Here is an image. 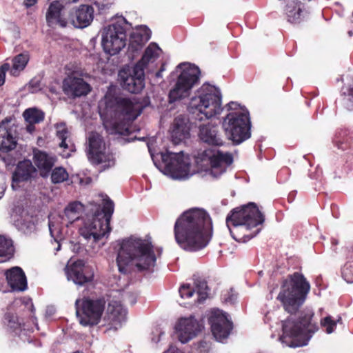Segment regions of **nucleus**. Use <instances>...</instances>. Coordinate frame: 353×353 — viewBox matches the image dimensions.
I'll use <instances>...</instances> for the list:
<instances>
[{"label": "nucleus", "mask_w": 353, "mask_h": 353, "mask_svg": "<svg viewBox=\"0 0 353 353\" xmlns=\"http://www.w3.org/2000/svg\"><path fill=\"white\" fill-rule=\"evenodd\" d=\"M57 128V137L61 141L59 143V146L64 149H69L72 151L74 145L73 144L69 145L67 143V139L69 135V131L64 123L57 124L56 125Z\"/></svg>", "instance_id": "37"}, {"label": "nucleus", "mask_w": 353, "mask_h": 353, "mask_svg": "<svg viewBox=\"0 0 353 353\" xmlns=\"http://www.w3.org/2000/svg\"><path fill=\"white\" fill-rule=\"evenodd\" d=\"M92 205V220L85 223L81 230V234L85 239H93V242H98L106 234L110 232V221L114 210L112 200H102L101 204Z\"/></svg>", "instance_id": "8"}, {"label": "nucleus", "mask_w": 353, "mask_h": 353, "mask_svg": "<svg viewBox=\"0 0 353 353\" xmlns=\"http://www.w3.org/2000/svg\"><path fill=\"white\" fill-rule=\"evenodd\" d=\"M199 136L201 140L209 145L220 146L223 143V140L218 134L216 125L211 124L201 125Z\"/></svg>", "instance_id": "26"}, {"label": "nucleus", "mask_w": 353, "mask_h": 353, "mask_svg": "<svg viewBox=\"0 0 353 353\" xmlns=\"http://www.w3.org/2000/svg\"><path fill=\"white\" fill-rule=\"evenodd\" d=\"M85 212V207L79 201L75 200L65 208V215L72 221L77 220Z\"/></svg>", "instance_id": "34"}, {"label": "nucleus", "mask_w": 353, "mask_h": 353, "mask_svg": "<svg viewBox=\"0 0 353 353\" xmlns=\"http://www.w3.org/2000/svg\"><path fill=\"white\" fill-rule=\"evenodd\" d=\"M104 297L84 296L75 301L76 314L83 326L93 327L99 323L105 307Z\"/></svg>", "instance_id": "10"}, {"label": "nucleus", "mask_w": 353, "mask_h": 353, "mask_svg": "<svg viewBox=\"0 0 353 353\" xmlns=\"http://www.w3.org/2000/svg\"><path fill=\"white\" fill-rule=\"evenodd\" d=\"M295 194H296V192H291L290 194H289V196H288V199H292L293 197L295 196Z\"/></svg>", "instance_id": "55"}, {"label": "nucleus", "mask_w": 353, "mask_h": 353, "mask_svg": "<svg viewBox=\"0 0 353 353\" xmlns=\"http://www.w3.org/2000/svg\"><path fill=\"white\" fill-rule=\"evenodd\" d=\"M180 70L174 87L169 92L170 102H175L189 97L191 89L198 83L201 72L199 68L190 63H180L176 72Z\"/></svg>", "instance_id": "9"}, {"label": "nucleus", "mask_w": 353, "mask_h": 353, "mask_svg": "<svg viewBox=\"0 0 353 353\" xmlns=\"http://www.w3.org/2000/svg\"><path fill=\"white\" fill-rule=\"evenodd\" d=\"M8 284L14 291H24L27 288V280L23 270L14 267L6 271Z\"/></svg>", "instance_id": "25"}, {"label": "nucleus", "mask_w": 353, "mask_h": 353, "mask_svg": "<svg viewBox=\"0 0 353 353\" xmlns=\"http://www.w3.org/2000/svg\"><path fill=\"white\" fill-rule=\"evenodd\" d=\"M99 196L101 197V199H109V196L105 194H103V193H101L99 194Z\"/></svg>", "instance_id": "54"}, {"label": "nucleus", "mask_w": 353, "mask_h": 353, "mask_svg": "<svg viewBox=\"0 0 353 353\" xmlns=\"http://www.w3.org/2000/svg\"><path fill=\"white\" fill-rule=\"evenodd\" d=\"M28 52L21 53L15 56L12 59V68L11 73L13 75H17V72L23 70L29 61Z\"/></svg>", "instance_id": "36"}, {"label": "nucleus", "mask_w": 353, "mask_h": 353, "mask_svg": "<svg viewBox=\"0 0 353 353\" xmlns=\"http://www.w3.org/2000/svg\"><path fill=\"white\" fill-rule=\"evenodd\" d=\"M92 165H101V170L104 171L114 167L116 164L114 154L109 151L103 150L89 160Z\"/></svg>", "instance_id": "32"}, {"label": "nucleus", "mask_w": 353, "mask_h": 353, "mask_svg": "<svg viewBox=\"0 0 353 353\" xmlns=\"http://www.w3.org/2000/svg\"><path fill=\"white\" fill-rule=\"evenodd\" d=\"M63 90L67 95L76 98L87 95L91 87L83 79L69 75L63 81Z\"/></svg>", "instance_id": "21"}, {"label": "nucleus", "mask_w": 353, "mask_h": 353, "mask_svg": "<svg viewBox=\"0 0 353 353\" xmlns=\"http://www.w3.org/2000/svg\"><path fill=\"white\" fill-rule=\"evenodd\" d=\"M159 70H161V72L164 70L163 65L161 66V69Z\"/></svg>", "instance_id": "58"}, {"label": "nucleus", "mask_w": 353, "mask_h": 353, "mask_svg": "<svg viewBox=\"0 0 353 353\" xmlns=\"http://www.w3.org/2000/svg\"><path fill=\"white\" fill-rule=\"evenodd\" d=\"M68 3H74L77 2L78 0H65Z\"/></svg>", "instance_id": "57"}, {"label": "nucleus", "mask_w": 353, "mask_h": 353, "mask_svg": "<svg viewBox=\"0 0 353 353\" xmlns=\"http://www.w3.org/2000/svg\"><path fill=\"white\" fill-rule=\"evenodd\" d=\"M196 345V350L198 353H208L210 349L209 343L205 341H200Z\"/></svg>", "instance_id": "48"}, {"label": "nucleus", "mask_w": 353, "mask_h": 353, "mask_svg": "<svg viewBox=\"0 0 353 353\" xmlns=\"http://www.w3.org/2000/svg\"><path fill=\"white\" fill-rule=\"evenodd\" d=\"M33 160L34 164L40 170L42 176H47L54 164L53 157H50L47 152L39 150L34 151Z\"/></svg>", "instance_id": "27"}, {"label": "nucleus", "mask_w": 353, "mask_h": 353, "mask_svg": "<svg viewBox=\"0 0 353 353\" xmlns=\"http://www.w3.org/2000/svg\"><path fill=\"white\" fill-rule=\"evenodd\" d=\"M4 323L13 331L21 329V323L17 315L11 312H7L4 315Z\"/></svg>", "instance_id": "41"}, {"label": "nucleus", "mask_w": 353, "mask_h": 353, "mask_svg": "<svg viewBox=\"0 0 353 353\" xmlns=\"http://www.w3.org/2000/svg\"><path fill=\"white\" fill-rule=\"evenodd\" d=\"M150 39V30L148 28L133 32L130 37L129 49L133 52L140 50Z\"/></svg>", "instance_id": "29"}, {"label": "nucleus", "mask_w": 353, "mask_h": 353, "mask_svg": "<svg viewBox=\"0 0 353 353\" xmlns=\"http://www.w3.org/2000/svg\"><path fill=\"white\" fill-rule=\"evenodd\" d=\"M68 275L76 284L80 285L92 281L94 277L93 272L85 265L82 260H77L70 266Z\"/></svg>", "instance_id": "23"}, {"label": "nucleus", "mask_w": 353, "mask_h": 353, "mask_svg": "<svg viewBox=\"0 0 353 353\" xmlns=\"http://www.w3.org/2000/svg\"><path fill=\"white\" fill-rule=\"evenodd\" d=\"M23 116L26 123H39L44 119V113L36 108H28L23 112Z\"/></svg>", "instance_id": "39"}, {"label": "nucleus", "mask_w": 353, "mask_h": 353, "mask_svg": "<svg viewBox=\"0 0 353 353\" xmlns=\"http://www.w3.org/2000/svg\"><path fill=\"white\" fill-rule=\"evenodd\" d=\"M159 51H161V48L157 43H150L145 50L141 60H139L135 65H139L140 68L145 70L150 62H154L159 57Z\"/></svg>", "instance_id": "33"}, {"label": "nucleus", "mask_w": 353, "mask_h": 353, "mask_svg": "<svg viewBox=\"0 0 353 353\" xmlns=\"http://www.w3.org/2000/svg\"><path fill=\"white\" fill-rule=\"evenodd\" d=\"M14 248L11 239L0 235V256L10 259L13 256Z\"/></svg>", "instance_id": "38"}, {"label": "nucleus", "mask_w": 353, "mask_h": 353, "mask_svg": "<svg viewBox=\"0 0 353 353\" xmlns=\"http://www.w3.org/2000/svg\"><path fill=\"white\" fill-rule=\"evenodd\" d=\"M343 94L347 101V108L350 110H353V80L352 82L349 84L346 90L343 92Z\"/></svg>", "instance_id": "46"}, {"label": "nucleus", "mask_w": 353, "mask_h": 353, "mask_svg": "<svg viewBox=\"0 0 353 353\" xmlns=\"http://www.w3.org/2000/svg\"><path fill=\"white\" fill-rule=\"evenodd\" d=\"M341 320V319L339 318L337 321H334L331 316H327L321 320V325L322 327L325 328L327 334H331L334 332L337 322Z\"/></svg>", "instance_id": "43"}, {"label": "nucleus", "mask_w": 353, "mask_h": 353, "mask_svg": "<svg viewBox=\"0 0 353 353\" xmlns=\"http://www.w3.org/2000/svg\"><path fill=\"white\" fill-rule=\"evenodd\" d=\"M163 353H183L181 350L174 347L170 346L166 351Z\"/></svg>", "instance_id": "50"}, {"label": "nucleus", "mask_w": 353, "mask_h": 353, "mask_svg": "<svg viewBox=\"0 0 353 353\" xmlns=\"http://www.w3.org/2000/svg\"><path fill=\"white\" fill-rule=\"evenodd\" d=\"M208 322L214 336L217 339L227 338L232 330V323L228 319L225 314L219 310H212Z\"/></svg>", "instance_id": "18"}, {"label": "nucleus", "mask_w": 353, "mask_h": 353, "mask_svg": "<svg viewBox=\"0 0 353 353\" xmlns=\"http://www.w3.org/2000/svg\"><path fill=\"white\" fill-rule=\"evenodd\" d=\"M194 284L198 294L197 301L199 303L203 302L208 296L210 291L207 281L205 279L197 276L194 279Z\"/></svg>", "instance_id": "35"}, {"label": "nucleus", "mask_w": 353, "mask_h": 353, "mask_svg": "<svg viewBox=\"0 0 353 353\" xmlns=\"http://www.w3.org/2000/svg\"><path fill=\"white\" fill-rule=\"evenodd\" d=\"M94 5L97 7L99 13L105 14L114 3V0H94Z\"/></svg>", "instance_id": "44"}, {"label": "nucleus", "mask_w": 353, "mask_h": 353, "mask_svg": "<svg viewBox=\"0 0 353 353\" xmlns=\"http://www.w3.org/2000/svg\"><path fill=\"white\" fill-rule=\"evenodd\" d=\"M221 110V94L214 85L204 83L193 97L188 105V111L196 114L195 119L202 121L220 113Z\"/></svg>", "instance_id": "7"}, {"label": "nucleus", "mask_w": 353, "mask_h": 353, "mask_svg": "<svg viewBox=\"0 0 353 353\" xmlns=\"http://www.w3.org/2000/svg\"><path fill=\"white\" fill-rule=\"evenodd\" d=\"M38 0H24V5L26 8H30L34 6Z\"/></svg>", "instance_id": "52"}, {"label": "nucleus", "mask_w": 353, "mask_h": 353, "mask_svg": "<svg viewBox=\"0 0 353 353\" xmlns=\"http://www.w3.org/2000/svg\"><path fill=\"white\" fill-rule=\"evenodd\" d=\"M339 148H341L342 150H345V148H343V146H340V145H339Z\"/></svg>", "instance_id": "59"}, {"label": "nucleus", "mask_w": 353, "mask_h": 353, "mask_svg": "<svg viewBox=\"0 0 353 353\" xmlns=\"http://www.w3.org/2000/svg\"><path fill=\"white\" fill-rule=\"evenodd\" d=\"M223 127L234 143L239 144L250 137L251 122L248 112H232L225 117Z\"/></svg>", "instance_id": "11"}, {"label": "nucleus", "mask_w": 353, "mask_h": 353, "mask_svg": "<svg viewBox=\"0 0 353 353\" xmlns=\"http://www.w3.org/2000/svg\"><path fill=\"white\" fill-rule=\"evenodd\" d=\"M144 105L137 98L115 97L106 102V111L115 121L111 134H123L121 123H129L134 121L143 112Z\"/></svg>", "instance_id": "6"}, {"label": "nucleus", "mask_w": 353, "mask_h": 353, "mask_svg": "<svg viewBox=\"0 0 353 353\" xmlns=\"http://www.w3.org/2000/svg\"><path fill=\"white\" fill-rule=\"evenodd\" d=\"M265 216L256 203L250 202L247 205L232 209L227 215L225 223L232 237L236 241L246 242L260 232L250 230L262 225Z\"/></svg>", "instance_id": "3"}, {"label": "nucleus", "mask_w": 353, "mask_h": 353, "mask_svg": "<svg viewBox=\"0 0 353 353\" xmlns=\"http://www.w3.org/2000/svg\"><path fill=\"white\" fill-rule=\"evenodd\" d=\"M310 290V284L304 275L295 272L283 281L276 299L281 302L285 312L294 314L305 301Z\"/></svg>", "instance_id": "4"}, {"label": "nucleus", "mask_w": 353, "mask_h": 353, "mask_svg": "<svg viewBox=\"0 0 353 353\" xmlns=\"http://www.w3.org/2000/svg\"><path fill=\"white\" fill-rule=\"evenodd\" d=\"M119 77L121 79L122 88L131 93L140 92L145 86L144 70L135 65L132 70H121Z\"/></svg>", "instance_id": "14"}, {"label": "nucleus", "mask_w": 353, "mask_h": 353, "mask_svg": "<svg viewBox=\"0 0 353 353\" xmlns=\"http://www.w3.org/2000/svg\"><path fill=\"white\" fill-rule=\"evenodd\" d=\"M157 257L152 243L146 239L130 237L122 241L117 257L121 273L128 272V266L134 263L139 272H153Z\"/></svg>", "instance_id": "2"}, {"label": "nucleus", "mask_w": 353, "mask_h": 353, "mask_svg": "<svg viewBox=\"0 0 353 353\" xmlns=\"http://www.w3.org/2000/svg\"><path fill=\"white\" fill-rule=\"evenodd\" d=\"M342 276L347 283H353V264L347 263L342 270Z\"/></svg>", "instance_id": "45"}, {"label": "nucleus", "mask_w": 353, "mask_h": 353, "mask_svg": "<svg viewBox=\"0 0 353 353\" xmlns=\"http://www.w3.org/2000/svg\"><path fill=\"white\" fill-rule=\"evenodd\" d=\"M94 18L93 8L88 5H81L70 9V23L74 28H84L88 27Z\"/></svg>", "instance_id": "22"}, {"label": "nucleus", "mask_w": 353, "mask_h": 353, "mask_svg": "<svg viewBox=\"0 0 353 353\" xmlns=\"http://www.w3.org/2000/svg\"><path fill=\"white\" fill-rule=\"evenodd\" d=\"M126 31L123 23L117 22L105 28L102 32L101 44L104 51L114 55L126 45Z\"/></svg>", "instance_id": "12"}, {"label": "nucleus", "mask_w": 353, "mask_h": 353, "mask_svg": "<svg viewBox=\"0 0 353 353\" xmlns=\"http://www.w3.org/2000/svg\"><path fill=\"white\" fill-rule=\"evenodd\" d=\"M36 123H27V125H26V130L27 132H30V133H32L34 132L35 130V125Z\"/></svg>", "instance_id": "51"}, {"label": "nucleus", "mask_w": 353, "mask_h": 353, "mask_svg": "<svg viewBox=\"0 0 353 353\" xmlns=\"http://www.w3.org/2000/svg\"><path fill=\"white\" fill-rule=\"evenodd\" d=\"M17 143V126L12 119L6 118L0 123V150L7 152L16 148Z\"/></svg>", "instance_id": "20"}, {"label": "nucleus", "mask_w": 353, "mask_h": 353, "mask_svg": "<svg viewBox=\"0 0 353 353\" xmlns=\"http://www.w3.org/2000/svg\"><path fill=\"white\" fill-rule=\"evenodd\" d=\"M127 311L120 301L112 300L108 305L107 312L103 317L105 332L117 330L125 321Z\"/></svg>", "instance_id": "16"}, {"label": "nucleus", "mask_w": 353, "mask_h": 353, "mask_svg": "<svg viewBox=\"0 0 353 353\" xmlns=\"http://www.w3.org/2000/svg\"><path fill=\"white\" fill-rule=\"evenodd\" d=\"M202 155L204 159H208L211 167L210 173L214 177L225 172L226 168L233 162V157L230 153H223L219 150H205Z\"/></svg>", "instance_id": "17"}, {"label": "nucleus", "mask_w": 353, "mask_h": 353, "mask_svg": "<svg viewBox=\"0 0 353 353\" xmlns=\"http://www.w3.org/2000/svg\"><path fill=\"white\" fill-rule=\"evenodd\" d=\"M179 292L181 298L188 299L194 295L195 290L190 284H183L180 287Z\"/></svg>", "instance_id": "47"}, {"label": "nucleus", "mask_w": 353, "mask_h": 353, "mask_svg": "<svg viewBox=\"0 0 353 353\" xmlns=\"http://www.w3.org/2000/svg\"><path fill=\"white\" fill-rule=\"evenodd\" d=\"M155 75H156V77H157V78H160V77H161V70H159V71H157V72H156V74H155Z\"/></svg>", "instance_id": "56"}, {"label": "nucleus", "mask_w": 353, "mask_h": 353, "mask_svg": "<svg viewBox=\"0 0 353 353\" xmlns=\"http://www.w3.org/2000/svg\"><path fill=\"white\" fill-rule=\"evenodd\" d=\"M10 68V64L8 63H3L0 67V86L5 83L6 73Z\"/></svg>", "instance_id": "49"}, {"label": "nucleus", "mask_w": 353, "mask_h": 353, "mask_svg": "<svg viewBox=\"0 0 353 353\" xmlns=\"http://www.w3.org/2000/svg\"><path fill=\"white\" fill-rule=\"evenodd\" d=\"M203 325L194 317L181 318L175 326L178 339L186 343L194 338L202 330Z\"/></svg>", "instance_id": "19"}, {"label": "nucleus", "mask_w": 353, "mask_h": 353, "mask_svg": "<svg viewBox=\"0 0 353 353\" xmlns=\"http://www.w3.org/2000/svg\"><path fill=\"white\" fill-rule=\"evenodd\" d=\"M190 130V127L183 117L180 115L176 117L174 120L172 131V138L174 143H179L184 139L189 138Z\"/></svg>", "instance_id": "28"}, {"label": "nucleus", "mask_w": 353, "mask_h": 353, "mask_svg": "<svg viewBox=\"0 0 353 353\" xmlns=\"http://www.w3.org/2000/svg\"><path fill=\"white\" fill-rule=\"evenodd\" d=\"M26 201L27 200H18L14 203L13 207L12 208V216L16 215L22 216L23 214H26L27 215H30L31 216H33L35 214V211L30 212L29 210H27L26 212L23 203V201Z\"/></svg>", "instance_id": "42"}, {"label": "nucleus", "mask_w": 353, "mask_h": 353, "mask_svg": "<svg viewBox=\"0 0 353 353\" xmlns=\"http://www.w3.org/2000/svg\"><path fill=\"white\" fill-rule=\"evenodd\" d=\"M105 150V143L103 137L96 132H91L88 137V147L87 150L88 160Z\"/></svg>", "instance_id": "30"}, {"label": "nucleus", "mask_w": 353, "mask_h": 353, "mask_svg": "<svg viewBox=\"0 0 353 353\" xmlns=\"http://www.w3.org/2000/svg\"><path fill=\"white\" fill-rule=\"evenodd\" d=\"M174 234L176 242L183 250L187 252L199 251L206 248L212 240V219L204 210H188L176 219Z\"/></svg>", "instance_id": "1"}, {"label": "nucleus", "mask_w": 353, "mask_h": 353, "mask_svg": "<svg viewBox=\"0 0 353 353\" xmlns=\"http://www.w3.org/2000/svg\"><path fill=\"white\" fill-rule=\"evenodd\" d=\"M314 314L302 313L298 321L287 319L282 324V343L291 347L306 345L312 334L319 330L316 323H312Z\"/></svg>", "instance_id": "5"}, {"label": "nucleus", "mask_w": 353, "mask_h": 353, "mask_svg": "<svg viewBox=\"0 0 353 353\" xmlns=\"http://www.w3.org/2000/svg\"><path fill=\"white\" fill-rule=\"evenodd\" d=\"M68 179V173L66 170L62 167L55 168L51 174V180L54 183H59L66 181Z\"/></svg>", "instance_id": "40"}, {"label": "nucleus", "mask_w": 353, "mask_h": 353, "mask_svg": "<svg viewBox=\"0 0 353 353\" xmlns=\"http://www.w3.org/2000/svg\"><path fill=\"white\" fill-rule=\"evenodd\" d=\"M161 157L165 171L172 178L183 179L189 175L190 163L189 159L184 157L183 152L174 153L167 150L165 152H161Z\"/></svg>", "instance_id": "13"}, {"label": "nucleus", "mask_w": 353, "mask_h": 353, "mask_svg": "<svg viewBox=\"0 0 353 353\" xmlns=\"http://www.w3.org/2000/svg\"><path fill=\"white\" fill-rule=\"evenodd\" d=\"M5 190V187L3 185L0 186V199L3 196V193Z\"/></svg>", "instance_id": "53"}, {"label": "nucleus", "mask_w": 353, "mask_h": 353, "mask_svg": "<svg viewBox=\"0 0 353 353\" xmlns=\"http://www.w3.org/2000/svg\"><path fill=\"white\" fill-rule=\"evenodd\" d=\"M37 175V170L30 160L19 161L12 174V186L19 185L21 182L30 181Z\"/></svg>", "instance_id": "24"}, {"label": "nucleus", "mask_w": 353, "mask_h": 353, "mask_svg": "<svg viewBox=\"0 0 353 353\" xmlns=\"http://www.w3.org/2000/svg\"><path fill=\"white\" fill-rule=\"evenodd\" d=\"M70 10H68L59 1H52L46 13V23L49 27L65 28L70 23Z\"/></svg>", "instance_id": "15"}, {"label": "nucleus", "mask_w": 353, "mask_h": 353, "mask_svg": "<svg viewBox=\"0 0 353 353\" xmlns=\"http://www.w3.org/2000/svg\"><path fill=\"white\" fill-rule=\"evenodd\" d=\"M303 12L301 0H292L286 5L285 13L291 23H299L303 19Z\"/></svg>", "instance_id": "31"}]
</instances>
